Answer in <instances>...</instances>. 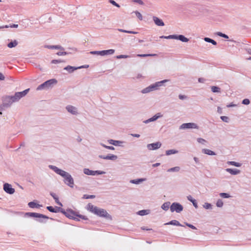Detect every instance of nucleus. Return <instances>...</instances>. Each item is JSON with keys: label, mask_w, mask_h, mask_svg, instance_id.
<instances>
[{"label": "nucleus", "mask_w": 251, "mask_h": 251, "mask_svg": "<svg viewBox=\"0 0 251 251\" xmlns=\"http://www.w3.org/2000/svg\"><path fill=\"white\" fill-rule=\"evenodd\" d=\"M49 167L50 169L53 171L56 174L63 177L64 178V182L67 185L71 188L74 187V179L69 173L61 170L54 165H50L49 166Z\"/></svg>", "instance_id": "nucleus-1"}, {"label": "nucleus", "mask_w": 251, "mask_h": 251, "mask_svg": "<svg viewBox=\"0 0 251 251\" xmlns=\"http://www.w3.org/2000/svg\"><path fill=\"white\" fill-rule=\"evenodd\" d=\"M62 213H63L66 216V217L70 219H74L76 221H79L78 218H80L83 220L87 219L86 216L78 214L71 209H67L66 210H65L64 209H63Z\"/></svg>", "instance_id": "nucleus-2"}, {"label": "nucleus", "mask_w": 251, "mask_h": 251, "mask_svg": "<svg viewBox=\"0 0 251 251\" xmlns=\"http://www.w3.org/2000/svg\"><path fill=\"white\" fill-rule=\"evenodd\" d=\"M57 82L56 79L53 78L49 79L42 84L39 85L37 87V90H42L44 89H49L50 88H51L54 85L56 84Z\"/></svg>", "instance_id": "nucleus-3"}, {"label": "nucleus", "mask_w": 251, "mask_h": 251, "mask_svg": "<svg viewBox=\"0 0 251 251\" xmlns=\"http://www.w3.org/2000/svg\"><path fill=\"white\" fill-rule=\"evenodd\" d=\"M25 215L29 217L37 218L36 221L40 223H44L43 219H48L49 217L42 214L35 212H27Z\"/></svg>", "instance_id": "nucleus-4"}, {"label": "nucleus", "mask_w": 251, "mask_h": 251, "mask_svg": "<svg viewBox=\"0 0 251 251\" xmlns=\"http://www.w3.org/2000/svg\"><path fill=\"white\" fill-rule=\"evenodd\" d=\"M96 211L94 213L95 215L99 217L105 218L106 219L112 220L111 216L105 209L98 207Z\"/></svg>", "instance_id": "nucleus-5"}, {"label": "nucleus", "mask_w": 251, "mask_h": 251, "mask_svg": "<svg viewBox=\"0 0 251 251\" xmlns=\"http://www.w3.org/2000/svg\"><path fill=\"white\" fill-rule=\"evenodd\" d=\"M115 50L113 49H109L107 50H103L100 51H92L90 52L91 54H97L104 56L106 55H111L114 54Z\"/></svg>", "instance_id": "nucleus-6"}, {"label": "nucleus", "mask_w": 251, "mask_h": 251, "mask_svg": "<svg viewBox=\"0 0 251 251\" xmlns=\"http://www.w3.org/2000/svg\"><path fill=\"white\" fill-rule=\"evenodd\" d=\"M183 207L181 204L177 202H173L170 206V210L172 212L176 211L180 213L183 210Z\"/></svg>", "instance_id": "nucleus-7"}, {"label": "nucleus", "mask_w": 251, "mask_h": 251, "mask_svg": "<svg viewBox=\"0 0 251 251\" xmlns=\"http://www.w3.org/2000/svg\"><path fill=\"white\" fill-rule=\"evenodd\" d=\"M83 173L85 175H89V176H95L96 175H103L106 173L105 172L97 170V171H92L88 168H85L83 170Z\"/></svg>", "instance_id": "nucleus-8"}, {"label": "nucleus", "mask_w": 251, "mask_h": 251, "mask_svg": "<svg viewBox=\"0 0 251 251\" xmlns=\"http://www.w3.org/2000/svg\"><path fill=\"white\" fill-rule=\"evenodd\" d=\"M187 128H195L198 129L199 126L198 125L194 123H188L182 124L180 126V129H184Z\"/></svg>", "instance_id": "nucleus-9"}, {"label": "nucleus", "mask_w": 251, "mask_h": 251, "mask_svg": "<svg viewBox=\"0 0 251 251\" xmlns=\"http://www.w3.org/2000/svg\"><path fill=\"white\" fill-rule=\"evenodd\" d=\"M168 81L167 79H164L160 81L156 82L150 85L151 91H154L158 89V88L161 86L163 83Z\"/></svg>", "instance_id": "nucleus-10"}, {"label": "nucleus", "mask_w": 251, "mask_h": 251, "mask_svg": "<svg viewBox=\"0 0 251 251\" xmlns=\"http://www.w3.org/2000/svg\"><path fill=\"white\" fill-rule=\"evenodd\" d=\"M29 89H27L22 92H16L14 95L16 100L18 101L22 98L25 97L28 92Z\"/></svg>", "instance_id": "nucleus-11"}, {"label": "nucleus", "mask_w": 251, "mask_h": 251, "mask_svg": "<svg viewBox=\"0 0 251 251\" xmlns=\"http://www.w3.org/2000/svg\"><path fill=\"white\" fill-rule=\"evenodd\" d=\"M67 111L73 115H77L78 114L77 108L72 105H68L66 106Z\"/></svg>", "instance_id": "nucleus-12"}, {"label": "nucleus", "mask_w": 251, "mask_h": 251, "mask_svg": "<svg viewBox=\"0 0 251 251\" xmlns=\"http://www.w3.org/2000/svg\"><path fill=\"white\" fill-rule=\"evenodd\" d=\"M4 191L9 194H13L15 192L14 188H12V185L9 183H5L3 185Z\"/></svg>", "instance_id": "nucleus-13"}, {"label": "nucleus", "mask_w": 251, "mask_h": 251, "mask_svg": "<svg viewBox=\"0 0 251 251\" xmlns=\"http://www.w3.org/2000/svg\"><path fill=\"white\" fill-rule=\"evenodd\" d=\"M161 143L160 142H157L147 145V148L149 150H155L160 148L161 146Z\"/></svg>", "instance_id": "nucleus-14"}, {"label": "nucleus", "mask_w": 251, "mask_h": 251, "mask_svg": "<svg viewBox=\"0 0 251 251\" xmlns=\"http://www.w3.org/2000/svg\"><path fill=\"white\" fill-rule=\"evenodd\" d=\"M99 157L105 160L115 161L118 158V156L113 154H108L107 155H99Z\"/></svg>", "instance_id": "nucleus-15"}, {"label": "nucleus", "mask_w": 251, "mask_h": 251, "mask_svg": "<svg viewBox=\"0 0 251 251\" xmlns=\"http://www.w3.org/2000/svg\"><path fill=\"white\" fill-rule=\"evenodd\" d=\"M162 117V115L160 113H157L155 115H154L153 117L151 118H149L148 120H145L143 123L145 124H148L150 122H154L157 120L158 118Z\"/></svg>", "instance_id": "nucleus-16"}, {"label": "nucleus", "mask_w": 251, "mask_h": 251, "mask_svg": "<svg viewBox=\"0 0 251 251\" xmlns=\"http://www.w3.org/2000/svg\"><path fill=\"white\" fill-rule=\"evenodd\" d=\"M2 103L6 106V107H10L13 103L10 99L9 96H6L2 99Z\"/></svg>", "instance_id": "nucleus-17"}, {"label": "nucleus", "mask_w": 251, "mask_h": 251, "mask_svg": "<svg viewBox=\"0 0 251 251\" xmlns=\"http://www.w3.org/2000/svg\"><path fill=\"white\" fill-rule=\"evenodd\" d=\"M47 209L50 212L52 213H57V212H61L62 211L63 208L59 207L56 206L55 208L51 206H48L47 207Z\"/></svg>", "instance_id": "nucleus-18"}, {"label": "nucleus", "mask_w": 251, "mask_h": 251, "mask_svg": "<svg viewBox=\"0 0 251 251\" xmlns=\"http://www.w3.org/2000/svg\"><path fill=\"white\" fill-rule=\"evenodd\" d=\"M83 67H84V66H79L77 67H73V66L68 65V66H66V67H65L64 68V70L67 71L69 73H72L73 72H74L75 70H76L79 69H81Z\"/></svg>", "instance_id": "nucleus-19"}, {"label": "nucleus", "mask_w": 251, "mask_h": 251, "mask_svg": "<svg viewBox=\"0 0 251 251\" xmlns=\"http://www.w3.org/2000/svg\"><path fill=\"white\" fill-rule=\"evenodd\" d=\"M152 19H153V21L154 22L155 24L156 25L159 26H162L164 25V23L163 21L161 19H159V18H158L156 16H153L152 17Z\"/></svg>", "instance_id": "nucleus-20"}, {"label": "nucleus", "mask_w": 251, "mask_h": 251, "mask_svg": "<svg viewBox=\"0 0 251 251\" xmlns=\"http://www.w3.org/2000/svg\"><path fill=\"white\" fill-rule=\"evenodd\" d=\"M226 171L232 175H236L240 173V171L237 169L227 168Z\"/></svg>", "instance_id": "nucleus-21"}, {"label": "nucleus", "mask_w": 251, "mask_h": 251, "mask_svg": "<svg viewBox=\"0 0 251 251\" xmlns=\"http://www.w3.org/2000/svg\"><path fill=\"white\" fill-rule=\"evenodd\" d=\"M97 209L98 207L92 205L90 203H88L87 205V209L94 214L95 212H97L96 210Z\"/></svg>", "instance_id": "nucleus-22"}, {"label": "nucleus", "mask_w": 251, "mask_h": 251, "mask_svg": "<svg viewBox=\"0 0 251 251\" xmlns=\"http://www.w3.org/2000/svg\"><path fill=\"white\" fill-rule=\"evenodd\" d=\"M165 225H174L176 226H183L178 221L174 220L170 221L168 223H166L164 224Z\"/></svg>", "instance_id": "nucleus-23"}, {"label": "nucleus", "mask_w": 251, "mask_h": 251, "mask_svg": "<svg viewBox=\"0 0 251 251\" xmlns=\"http://www.w3.org/2000/svg\"><path fill=\"white\" fill-rule=\"evenodd\" d=\"M108 143L110 144L116 146H120L121 144L123 143V142L118 140H114L113 139H110L108 140Z\"/></svg>", "instance_id": "nucleus-24"}, {"label": "nucleus", "mask_w": 251, "mask_h": 251, "mask_svg": "<svg viewBox=\"0 0 251 251\" xmlns=\"http://www.w3.org/2000/svg\"><path fill=\"white\" fill-rule=\"evenodd\" d=\"M201 152L204 154H207L209 155H216V153L214 151H213L209 149H202Z\"/></svg>", "instance_id": "nucleus-25"}, {"label": "nucleus", "mask_w": 251, "mask_h": 251, "mask_svg": "<svg viewBox=\"0 0 251 251\" xmlns=\"http://www.w3.org/2000/svg\"><path fill=\"white\" fill-rule=\"evenodd\" d=\"M46 48L49 49H59L61 50H64V48L60 45H48Z\"/></svg>", "instance_id": "nucleus-26"}, {"label": "nucleus", "mask_w": 251, "mask_h": 251, "mask_svg": "<svg viewBox=\"0 0 251 251\" xmlns=\"http://www.w3.org/2000/svg\"><path fill=\"white\" fill-rule=\"evenodd\" d=\"M50 195L53 198V199L55 200V202L57 204H58L60 206H62L63 205H62V203L59 201L58 196L55 193H54L53 192H50Z\"/></svg>", "instance_id": "nucleus-27"}, {"label": "nucleus", "mask_w": 251, "mask_h": 251, "mask_svg": "<svg viewBox=\"0 0 251 251\" xmlns=\"http://www.w3.org/2000/svg\"><path fill=\"white\" fill-rule=\"evenodd\" d=\"M187 198L188 201H189L193 203V206L196 208H197L198 207V203L196 201V200L194 199L191 195H189L188 196H187Z\"/></svg>", "instance_id": "nucleus-28"}, {"label": "nucleus", "mask_w": 251, "mask_h": 251, "mask_svg": "<svg viewBox=\"0 0 251 251\" xmlns=\"http://www.w3.org/2000/svg\"><path fill=\"white\" fill-rule=\"evenodd\" d=\"M176 39L183 42H187L189 41V39L183 35H176Z\"/></svg>", "instance_id": "nucleus-29"}, {"label": "nucleus", "mask_w": 251, "mask_h": 251, "mask_svg": "<svg viewBox=\"0 0 251 251\" xmlns=\"http://www.w3.org/2000/svg\"><path fill=\"white\" fill-rule=\"evenodd\" d=\"M28 205L29 207H30L31 208H38L42 206L41 205L37 204V203H35L34 201H31V202H28Z\"/></svg>", "instance_id": "nucleus-30"}, {"label": "nucleus", "mask_w": 251, "mask_h": 251, "mask_svg": "<svg viewBox=\"0 0 251 251\" xmlns=\"http://www.w3.org/2000/svg\"><path fill=\"white\" fill-rule=\"evenodd\" d=\"M146 180V178H138L136 179H132L130 181V182L133 184H138Z\"/></svg>", "instance_id": "nucleus-31"}, {"label": "nucleus", "mask_w": 251, "mask_h": 251, "mask_svg": "<svg viewBox=\"0 0 251 251\" xmlns=\"http://www.w3.org/2000/svg\"><path fill=\"white\" fill-rule=\"evenodd\" d=\"M150 210L149 209L141 210L137 212V214L140 216H144L148 215L150 213Z\"/></svg>", "instance_id": "nucleus-32"}, {"label": "nucleus", "mask_w": 251, "mask_h": 251, "mask_svg": "<svg viewBox=\"0 0 251 251\" xmlns=\"http://www.w3.org/2000/svg\"><path fill=\"white\" fill-rule=\"evenodd\" d=\"M18 43L17 40L12 41L7 44V47L9 48H12L17 46Z\"/></svg>", "instance_id": "nucleus-33"}, {"label": "nucleus", "mask_w": 251, "mask_h": 251, "mask_svg": "<svg viewBox=\"0 0 251 251\" xmlns=\"http://www.w3.org/2000/svg\"><path fill=\"white\" fill-rule=\"evenodd\" d=\"M170 202L168 201L164 202L161 206V208L162 209H163L165 211H167L170 207Z\"/></svg>", "instance_id": "nucleus-34"}, {"label": "nucleus", "mask_w": 251, "mask_h": 251, "mask_svg": "<svg viewBox=\"0 0 251 251\" xmlns=\"http://www.w3.org/2000/svg\"><path fill=\"white\" fill-rule=\"evenodd\" d=\"M178 152V151L176 150H169L166 151V154L167 155H170L171 154H176Z\"/></svg>", "instance_id": "nucleus-35"}, {"label": "nucleus", "mask_w": 251, "mask_h": 251, "mask_svg": "<svg viewBox=\"0 0 251 251\" xmlns=\"http://www.w3.org/2000/svg\"><path fill=\"white\" fill-rule=\"evenodd\" d=\"M211 91L213 93H220L221 88L218 86H212L211 87Z\"/></svg>", "instance_id": "nucleus-36"}, {"label": "nucleus", "mask_w": 251, "mask_h": 251, "mask_svg": "<svg viewBox=\"0 0 251 251\" xmlns=\"http://www.w3.org/2000/svg\"><path fill=\"white\" fill-rule=\"evenodd\" d=\"M180 168L179 167L176 166L169 169L167 170L168 172H178L179 171Z\"/></svg>", "instance_id": "nucleus-37"}, {"label": "nucleus", "mask_w": 251, "mask_h": 251, "mask_svg": "<svg viewBox=\"0 0 251 251\" xmlns=\"http://www.w3.org/2000/svg\"><path fill=\"white\" fill-rule=\"evenodd\" d=\"M204 40L205 42H206L211 43L213 45H217V42L215 40H213V39H211L210 38L205 37L204 38Z\"/></svg>", "instance_id": "nucleus-38"}, {"label": "nucleus", "mask_w": 251, "mask_h": 251, "mask_svg": "<svg viewBox=\"0 0 251 251\" xmlns=\"http://www.w3.org/2000/svg\"><path fill=\"white\" fill-rule=\"evenodd\" d=\"M118 30L119 31L122 32H125V33H130V34H137L138 32L134 31H129V30H126L123 29L119 28L118 29Z\"/></svg>", "instance_id": "nucleus-39"}, {"label": "nucleus", "mask_w": 251, "mask_h": 251, "mask_svg": "<svg viewBox=\"0 0 251 251\" xmlns=\"http://www.w3.org/2000/svg\"><path fill=\"white\" fill-rule=\"evenodd\" d=\"M151 91H152L150 86H149L148 87L142 89L141 91V93L143 94H147Z\"/></svg>", "instance_id": "nucleus-40"}, {"label": "nucleus", "mask_w": 251, "mask_h": 251, "mask_svg": "<svg viewBox=\"0 0 251 251\" xmlns=\"http://www.w3.org/2000/svg\"><path fill=\"white\" fill-rule=\"evenodd\" d=\"M227 164L229 165H231L232 166H234L235 167H239L241 166V164L238 162H236L234 161H228Z\"/></svg>", "instance_id": "nucleus-41"}, {"label": "nucleus", "mask_w": 251, "mask_h": 251, "mask_svg": "<svg viewBox=\"0 0 251 251\" xmlns=\"http://www.w3.org/2000/svg\"><path fill=\"white\" fill-rule=\"evenodd\" d=\"M219 195L223 198H229L231 197L229 194L226 193H221L219 194Z\"/></svg>", "instance_id": "nucleus-42"}, {"label": "nucleus", "mask_w": 251, "mask_h": 251, "mask_svg": "<svg viewBox=\"0 0 251 251\" xmlns=\"http://www.w3.org/2000/svg\"><path fill=\"white\" fill-rule=\"evenodd\" d=\"M156 54H138L137 56L138 57H147V56H156Z\"/></svg>", "instance_id": "nucleus-43"}, {"label": "nucleus", "mask_w": 251, "mask_h": 251, "mask_svg": "<svg viewBox=\"0 0 251 251\" xmlns=\"http://www.w3.org/2000/svg\"><path fill=\"white\" fill-rule=\"evenodd\" d=\"M212 204L208 202H205L203 205V207L206 209H212Z\"/></svg>", "instance_id": "nucleus-44"}, {"label": "nucleus", "mask_w": 251, "mask_h": 251, "mask_svg": "<svg viewBox=\"0 0 251 251\" xmlns=\"http://www.w3.org/2000/svg\"><path fill=\"white\" fill-rule=\"evenodd\" d=\"M136 15V17L140 20L142 21L143 20V16L142 14L138 12V11H135L133 12Z\"/></svg>", "instance_id": "nucleus-45"}, {"label": "nucleus", "mask_w": 251, "mask_h": 251, "mask_svg": "<svg viewBox=\"0 0 251 251\" xmlns=\"http://www.w3.org/2000/svg\"><path fill=\"white\" fill-rule=\"evenodd\" d=\"M223 202L222 200L219 199L216 202V206L218 207H222L223 206Z\"/></svg>", "instance_id": "nucleus-46"}, {"label": "nucleus", "mask_w": 251, "mask_h": 251, "mask_svg": "<svg viewBox=\"0 0 251 251\" xmlns=\"http://www.w3.org/2000/svg\"><path fill=\"white\" fill-rule=\"evenodd\" d=\"M96 197L95 195H89L85 194L83 196L82 198L84 199H94Z\"/></svg>", "instance_id": "nucleus-47"}, {"label": "nucleus", "mask_w": 251, "mask_h": 251, "mask_svg": "<svg viewBox=\"0 0 251 251\" xmlns=\"http://www.w3.org/2000/svg\"><path fill=\"white\" fill-rule=\"evenodd\" d=\"M100 145L101 146H102L103 147H104L107 149L110 150H115V148L113 146H106L103 143H100Z\"/></svg>", "instance_id": "nucleus-48"}, {"label": "nucleus", "mask_w": 251, "mask_h": 251, "mask_svg": "<svg viewBox=\"0 0 251 251\" xmlns=\"http://www.w3.org/2000/svg\"><path fill=\"white\" fill-rule=\"evenodd\" d=\"M217 35L219 36L220 37H223V38H226V39H228V38H229L228 36L227 35H226V34H225L224 33H222L221 32H217Z\"/></svg>", "instance_id": "nucleus-49"}, {"label": "nucleus", "mask_w": 251, "mask_h": 251, "mask_svg": "<svg viewBox=\"0 0 251 251\" xmlns=\"http://www.w3.org/2000/svg\"><path fill=\"white\" fill-rule=\"evenodd\" d=\"M221 119L226 122V123H228L229 122V118L227 116H222L220 117Z\"/></svg>", "instance_id": "nucleus-50"}, {"label": "nucleus", "mask_w": 251, "mask_h": 251, "mask_svg": "<svg viewBox=\"0 0 251 251\" xmlns=\"http://www.w3.org/2000/svg\"><path fill=\"white\" fill-rule=\"evenodd\" d=\"M6 108H8V107H6L3 103L0 105V115L2 114V111Z\"/></svg>", "instance_id": "nucleus-51"}, {"label": "nucleus", "mask_w": 251, "mask_h": 251, "mask_svg": "<svg viewBox=\"0 0 251 251\" xmlns=\"http://www.w3.org/2000/svg\"><path fill=\"white\" fill-rule=\"evenodd\" d=\"M197 141L199 143H201L202 144H204L206 142V141L205 139L201 138H198L197 139Z\"/></svg>", "instance_id": "nucleus-52"}, {"label": "nucleus", "mask_w": 251, "mask_h": 251, "mask_svg": "<svg viewBox=\"0 0 251 251\" xmlns=\"http://www.w3.org/2000/svg\"><path fill=\"white\" fill-rule=\"evenodd\" d=\"M69 52L66 51H58L56 53V54L59 56L65 55L69 54Z\"/></svg>", "instance_id": "nucleus-53"}, {"label": "nucleus", "mask_w": 251, "mask_h": 251, "mask_svg": "<svg viewBox=\"0 0 251 251\" xmlns=\"http://www.w3.org/2000/svg\"><path fill=\"white\" fill-rule=\"evenodd\" d=\"M166 39H176V35L174 34V35H170L169 36H166Z\"/></svg>", "instance_id": "nucleus-54"}, {"label": "nucleus", "mask_w": 251, "mask_h": 251, "mask_svg": "<svg viewBox=\"0 0 251 251\" xmlns=\"http://www.w3.org/2000/svg\"><path fill=\"white\" fill-rule=\"evenodd\" d=\"M250 101L249 99H245L244 100H243L242 101V104H245V105H248L250 103Z\"/></svg>", "instance_id": "nucleus-55"}, {"label": "nucleus", "mask_w": 251, "mask_h": 251, "mask_svg": "<svg viewBox=\"0 0 251 251\" xmlns=\"http://www.w3.org/2000/svg\"><path fill=\"white\" fill-rule=\"evenodd\" d=\"M129 56L126 55H119L117 56V58L118 59H121V58H126L128 57Z\"/></svg>", "instance_id": "nucleus-56"}, {"label": "nucleus", "mask_w": 251, "mask_h": 251, "mask_svg": "<svg viewBox=\"0 0 251 251\" xmlns=\"http://www.w3.org/2000/svg\"><path fill=\"white\" fill-rule=\"evenodd\" d=\"M109 2L116 7H120L119 4L116 3L114 0H110Z\"/></svg>", "instance_id": "nucleus-57"}, {"label": "nucleus", "mask_w": 251, "mask_h": 251, "mask_svg": "<svg viewBox=\"0 0 251 251\" xmlns=\"http://www.w3.org/2000/svg\"><path fill=\"white\" fill-rule=\"evenodd\" d=\"M185 225L189 227L190 228H191L192 229H197L196 227L194 226H193V225H191L190 224H188L187 223H185Z\"/></svg>", "instance_id": "nucleus-58"}, {"label": "nucleus", "mask_w": 251, "mask_h": 251, "mask_svg": "<svg viewBox=\"0 0 251 251\" xmlns=\"http://www.w3.org/2000/svg\"><path fill=\"white\" fill-rule=\"evenodd\" d=\"M62 62H63V61L61 60L54 59V60H52L51 62L52 64H56V63H61Z\"/></svg>", "instance_id": "nucleus-59"}, {"label": "nucleus", "mask_w": 251, "mask_h": 251, "mask_svg": "<svg viewBox=\"0 0 251 251\" xmlns=\"http://www.w3.org/2000/svg\"><path fill=\"white\" fill-rule=\"evenodd\" d=\"M9 97H10V99L11 100V101L12 102V103H14V102H17V100H16L14 96H9Z\"/></svg>", "instance_id": "nucleus-60"}, {"label": "nucleus", "mask_w": 251, "mask_h": 251, "mask_svg": "<svg viewBox=\"0 0 251 251\" xmlns=\"http://www.w3.org/2000/svg\"><path fill=\"white\" fill-rule=\"evenodd\" d=\"M18 25H17V24H13V25H11L10 26H9V25H5L4 27L5 28H8L9 27H12V28H17V27H18Z\"/></svg>", "instance_id": "nucleus-61"}, {"label": "nucleus", "mask_w": 251, "mask_h": 251, "mask_svg": "<svg viewBox=\"0 0 251 251\" xmlns=\"http://www.w3.org/2000/svg\"><path fill=\"white\" fill-rule=\"evenodd\" d=\"M132 1L134 2L139 3V4L142 5L144 4V2L141 0H132Z\"/></svg>", "instance_id": "nucleus-62"}, {"label": "nucleus", "mask_w": 251, "mask_h": 251, "mask_svg": "<svg viewBox=\"0 0 251 251\" xmlns=\"http://www.w3.org/2000/svg\"><path fill=\"white\" fill-rule=\"evenodd\" d=\"M178 98L180 100H184V99H185L186 98V96H185V95H179L178 96Z\"/></svg>", "instance_id": "nucleus-63"}, {"label": "nucleus", "mask_w": 251, "mask_h": 251, "mask_svg": "<svg viewBox=\"0 0 251 251\" xmlns=\"http://www.w3.org/2000/svg\"><path fill=\"white\" fill-rule=\"evenodd\" d=\"M198 81L200 83H204L205 81V79L202 77L199 78L198 79Z\"/></svg>", "instance_id": "nucleus-64"}]
</instances>
